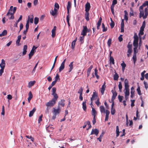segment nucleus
Listing matches in <instances>:
<instances>
[{
  "label": "nucleus",
  "instance_id": "nucleus-60",
  "mask_svg": "<svg viewBox=\"0 0 148 148\" xmlns=\"http://www.w3.org/2000/svg\"><path fill=\"white\" fill-rule=\"evenodd\" d=\"M2 115H4L5 114V109L4 106H3L2 107V111L1 113Z\"/></svg>",
  "mask_w": 148,
  "mask_h": 148
},
{
  "label": "nucleus",
  "instance_id": "nucleus-43",
  "mask_svg": "<svg viewBox=\"0 0 148 148\" xmlns=\"http://www.w3.org/2000/svg\"><path fill=\"white\" fill-rule=\"evenodd\" d=\"M134 54L136 55V54L137 53L138 51L137 49L138 46H134Z\"/></svg>",
  "mask_w": 148,
  "mask_h": 148
},
{
  "label": "nucleus",
  "instance_id": "nucleus-2",
  "mask_svg": "<svg viewBox=\"0 0 148 148\" xmlns=\"http://www.w3.org/2000/svg\"><path fill=\"white\" fill-rule=\"evenodd\" d=\"M37 48V47H35L34 46H33L29 54V59H30L32 56L34 55V53L35 52V50Z\"/></svg>",
  "mask_w": 148,
  "mask_h": 148
},
{
  "label": "nucleus",
  "instance_id": "nucleus-31",
  "mask_svg": "<svg viewBox=\"0 0 148 148\" xmlns=\"http://www.w3.org/2000/svg\"><path fill=\"white\" fill-rule=\"evenodd\" d=\"M117 95V94L116 92H115L114 93L112 94V96L111 99L112 101H114V100L115 99Z\"/></svg>",
  "mask_w": 148,
  "mask_h": 148
},
{
  "label": "nucleus",
  "instance_id": "nucleus-49",
  "mask_svg": "<svg viewBox=\"0 0 148 148\" xmlns=\"http://www.w3.org/2000/svg\"><path fill=\"white\" fill-rule=\"evenodd\" d=\"M125 95H129L130 92L129 89H125Z\"/></svg>",
  "mask_w": 148,
  "mask_h": 148
},
{
  "label": "nucleus",
  "instance_id": "nucleus-44",
  "mask_svg": "<svg viewBox=\"0 0 148 148\" xmlns=\"http://www.w3.org/2000/svg\"><path fill=\"white\" fill-rule=\"evenodd\" d=\"M25 136L27 138L30 139L32 141L34 142V138L32 136H29L28 135H26V136Z\"/></svg>",
  "mask_w": 148,
  "mask_h": 148
},
{
  "label": "nucleus",
  "instance_id": "nucleus-41",
  "mask_svg": "<svg viewBox=\"0 0 148 148\" xmlns=\"http://www.w3.org/2000/svg\"><path fill=\"white\" fill-rule=\"evenodd\" d=\"M84 36H80V37L79 41L81 42V44H83L84 42Z\"/></svg>",
  "mask_w": 148,
  "mask_h": 148
},
{
  "label": "nucleus",
  "instance_id": "nucleus-64",
  "mask_svg": "<svg viewBox=\"0 0 148 148\" xmlns=\"http://www.w3.org/2000/svg\"><path fill=\"white\" fill-rule=\"evenodd\" d=\"M114 24L115 23L114 22L112 21V22L110 24V27L112 28L114 27Z\"/></svg>",
  "mask_w": 148,
  "mask_h": 148
},
{
  "label": "nucleus",
  "instance_id": "nucleus-50",
  "mask_svg": "<svg viewBox=\"0 0 148 148\" xmlns=\"http://www.w3.org/2000/svg\"><path fill=\"white\" fill-rule=\"evenodd\" d=\"M137 90L138 92V93L139 95H141V92L140 89V87L139 86H138V88L137 89Z\"/></svg>",
  "mask_w": 148,
  "mask_h": 148
},
{
  "label": "nucleus",
  "instance_id": "nucleus-13",
  "mask_svg": "<svg viewBox=\"0 0 148 148\" xmlns=\"http://www.w3.org/2000/svg\"><path fill=\"white\" fill-rule=\"evenodd\" d=\"M124 20L122 19V20L121 24V32H123L124 31Z\"/></svg>",
  "mask_w": 148,
  "mask_h": 148
},
{
  "label": "nucleus",
  "instance_id": "nucleus-4",
  "mask_svg": "<svg viewBox=\"0 0 148 148\" xmlns=\"http://www.w3.org/2000/svg\"><path fill=\"white\" fill-rule=\"evenodd\" d=\"M95 91L93 92V95H92V97L90 98L91 101H93L94 100H96L97 99L98 97V94Z\"/></svg>",
  "mask_w": 148,
  "mask_h": 148
},
{
  "label": "nucleus",
  "instance_id": "nucleus-52",
  "mask_svg": "<svg viewBox=\"0 0 148 148\" xmlns=\"http://www.w3.org/2000/svg\"><path fill=\"white\" fill-rule=\"evenodd\" d=\"M83 89L81 87L79 89V91L78 92V93L79 94V95H82Z\"/></svg>",
  "mask_w": 148,
  "mask_h": 148
},
{
  "label": "nucleus",
  "instance_id": "nucleus-27",
  "mask_svg": "<svg viewBox=\"0 0 148 148\" xmlns=\"http://www.w3.org/2000/svg\"><path fill=\"white\" fill-rule=\"evenodd\" d=\"M124 12L125 13V14L124 15V19L126 21H127L128 20V13L126 10H124Z\"/></svg>",
  "mask_w": 148,
  "mask_h": 148
},
{
  "label": "nucleus",
  "instance_id": "nucleus-62",
  "mask_svg": "<svg viewBox=\"0 0 148 148\" xmlns=\"http://www.w3.org/2000/svg\"><path fill=\"white\" fill-rule=\"evenodd\" d=\"M144 84L145 85V88L147 89L148 88V84L147 82H146L145 81L144 82Z\"/></svg>",
  "mask_w": 148,
  "mask_h": 148
},
{
  "label": "nucleus",
  "instance_id": "nucleus-34",
  "mask_svg": "<svg viewBox=\"0 0 148 148\" xmlns=\"http://www.w3.org/2000/svg\"><path fill=\"white\" fill-rule=\"evenodd\" d=\"M77 40V38H76V39L74 40L72 42V44H71V48L72 49H74L75 48V44Z\"/></svg>",
  "mask_w": 148,
  "mask_h": 148
},
{
  "label": "nucleus",
  "instance_id": "nucleus-38",
  "mask_svg": "<svg viewBox=\"0 0 148 148\" xmlns=\"http://www.w3.org/2000/svg\"><path fill=\"white\" fill-rule=\"evenodd\" d=\"M110 64H114V60L112 56L110 57Z\"/></svg>",
  "mask_w": 148,
  "mask_h": 148
},
{
  "label": "nucleus",
  "instance_id": "nucleus-48",
  "mask_svg": "<svg viewBox=\"0 0 148 148\" xmlns=\"http://www.w3.org/2000/svg\"><path fill=\"white\" fill-rule=\"evenodd\" d=\"M118 87L119 89V91L121 92V89L122 88V84L121 82H119L118 85Z\"/></svg>",
  "mask_w": 148,
  "mask_h": 148
},
{
  "label": "nucleus",
  "instance_id": "nucleus-26",
  "mask_svg": "<svg viewBox=\"0 0 148 148\" xmlns=\"http://www.w3.org/2000/svg\"><path fill=\"white\" fill-rule=\"evenodd\" d=\"M82 108L83 110L86 111V101L82 103Z\"/></svg>",
  "mask_w": 148,
  "mask_h": 148
},
{
  "label": "nucleus",
  "instance_id": "nucleus-63",
  "mask_svg": "<svg viewBox=\"0 0 148 148\" xmlns=\"http://www.w3.org/2000/svg\"><path fill=\"white\" fill-rule=\"evenodd\" d=\"M95 102L97 106H99L100 103L99 101V98Z\"/></svg>",
  "mask_w": 148,
  "mask_h": 148
},
{
  "label": "nucleus",
  "instance_id": "nucleus-18",
  "mask_svg": "<svg viewBox=\"0 0 148 148\" xmlns=\"http://www.w3.org/2000/svg\"><path fill=\"white\" fill-rule=\"evenodd\" d=\"M97 114V112L96 110L93 108H92V115L93 116V117H96Z\"/></svg>",
  "mask_w": 148,
  "mask_h": 148
},
{
  "label": "nucleus",
  "instance_id": "nucleus-58",
  "mask_svg": "<svg viewBox=\"0 0 148 148\" xmlns=\"http://www.w3.org/2000/svg\"><path fill=\"white\" fill-rule=\"evenodd\" d=\"M70 16H69V15H68L66 17V20L69 26H70V24L69 23V20H70Z\"/></svg>",
  "mask_w": 148,
  "mask_h": 148
},
{
  "label": "nucleus",
  "instance_id": "nucleus-16",
  "mask_svg": "<svg viewBox=\"0 0 148 148\" xmlns=\"http://www.w3.org/2000/svg\"><path fill=\"white\" fill-rule=\"evenodd\" d=\"M57 11V9L54 8L53 10H51L50 12L52 15L54 16L56 14Z\"/></svg>",
  "mask_w": 148,
  "mask_h": 148
},
{
  "label": "nucleus",
  "instance_id": "nucleus-37",
  "mask_svg": "<svg viewBox=\"0 0 148 148\" xmlns=\"http://www.w3.org/2000/svg\"><path fill=\"white\" fill-rule=\"evenodd\" d=\"M7 31L6 30H4L2 33L0 34V37H1L2 36H5L7 35Z\"/></svg>",
  "mask_w": 148,
  "mask_h": 148
},
{
  "label": "nucleus",
  "instance_id": "nucleus-35",
  "mask_svg": "<svg viewBox=\"0 0 148 148\" xmlns=\"http://www.w3.org/2000/svg\"><path fill=\"white\" fill-rule=\"evenodd\" d=\"M104 134V132L103 131L101 134L100 135V136L99 138H97V139L99 140V141L100 142L101 141V138H102V137H103Z\"/></svg>",
  "mask_w": 148,
  "mask_h": 148
},
{
  "label": "nucleus",
  "instance_id": "nucleus-57",
  "mask_svg": "<svg viewBox=\"0 0 148 148\" xmlns=\"http://www.w3.org/2000/svg\"><path fill=\"white\" fill-rule=\"evenodd\" d=\"M64 68V65H61L59 68V72H60L62 71Z\"/></svg>",
  "mask_w": 148,
  "mask_h": 148
},
{
  "label": "nucleus",
  "instance_id": "nucleus-30",
  "mask_svg": "<svg viewBox=\"0 0 148 148\" xmlns=\"http://www.w3.org/2000/svg\"><path fill=\"white\" fill-rule=\"evenodd\" d=\"M100 112L101 113L106 112L105 108L103 106H101L100 107Z\"/></svg>",
  "mask_w": 148,
  "mask_h": 148
},
{
  "label": "nucleus",
  "instance_id": "nucleus-24",
  "mask_svg": "<svg viewBox=\"0 0 148 148\" xmlns=\"http://www.w3.org/2000/svg\"><path fill=\"white\" fill-rule=\"evenodd\" d=\"M27 46L26 45H25L23 46V55H25L26 54L27 52Z\"/></svg>",
  "mask_w": 148,
  "mask_h": 148
},
{
  "label": "nucleus",
  "instance_id": "nucleus-9",
  "mask_svg": "<svg viewBox=\"0 0 148 148\" xmlns=\"http://www.w3.org/2000/svg\"><path fill=\"white\" fill-rule=\"evenodd\" d=\"M56 26H54L53 27V29L51 30V33H52V37L53 38L56 35Z\"/></svg>",
  "mask_w": 148,
  "mask_h": 148
},
{
  "label": "nucleus",
  "instance_id": "nucleus-14",
  "mask_svg": "<svg viewBox=\"0 0 148 148\" xmlns=\"http://www.w3.org/2000/svg\"><path fill=\"white\" fill-rule=\"evenodd\" d=\"M125 89H129L128 81L127 79L125 81Z\"/></svg>",
  "mask_w": 148,
  "mask_h": 148
},
{
  "label": "nucleus",
  "instance_id": "nucleus-8",
  "mask_svg": "<svg viewBox=\"0 0 148 148\" xmlns=\"http://www.w3.org/2000/svg\"><path fill=\"white\" fill-rule=\"evenodd\" d=\"M90 8V5L89 3L87 2L85 5V12H88Z\"/></svg>",
  "mask_w": 148,
  "mask_h": 148
},
{
  "label": "nucleus",
  "instance_id": "nucleus-12",
  "mask_svg": "<svg viewBox=\"0 0 148 148\" xmlns=\"http://www.w3.org/2000/svg\"><path fill=\"white\" fill-rule=\"evenodd\" d=\"M34 16L33 15H30L29 16L27 20H28L29 22H30L31 23H33V21Z\"/></svg>",
  "mask_w": 148,
  "mask_h": 148
},
{
  "label": "nucleus",
  "instance_id": "nucleus-32",
  "mask_svg": "<svg viewBox=\"0 0 148 148\" xmlns=\"http://www.w3.org/2000/svg\"><path fill=\"white\" fill-rule=\"evenodd\" d=\"M86 12L85 14V19L87 21H88L89 20V13L88 12Z\"/></svg>",
  "mask_w": 148,
  "mask_h": 148
},
{
  "label": "nucleus",
  "instance_id": "nucleus-53",
  "mask_svg": "<svg viewBox=\"0 0 148 148\" xmlns=\"http://www.w3.org/2000/svg\"><path fill=\"white\" fill-rule=\"evenodd\" d=\"M60 78H59V75L58 73H57L55 80L57 82V81H60Z\"/></svg>",
  "mask_w": 148,
  "mask_h": 148
},
{
  "label": "nucleus",
  "instance_id": "nucleus-51",
  "mask_svg": "<svg viewBox=\"0 0 148 148\" xmlns=\"http://www.w3.org/2000/svg\"><path fill=\"white\" fill-rule=\"evenodd\" d=\"M71 7V3L70 1L68 2V4L67 6V9H70Z\"/></svg>",
  "mask_w": 148,
  "mask_h": 148
},
{
  "label": "nucleus",
  "instance_id": "nucleus-39",
  "mask_svg": "<svg viewBox=\"0 0 148 148\" xmlns=\"http://www.w3.org/2000/svg\"><path fill=\"white\" fill-rule=\"evenodd\" d=\"M119 77L118 75L116 73H115L114 75V80H117Z\"/></svg>",
  "mask_w": 148,
  "mask_h": 148
},
{
  "label": "nucleus",
  "instance_id": "nucleus-54",
  "mask_svg": "<svg viewBox=\"0 0 148 148\" xmlns=\"http://www.w3.org/2000/svg\"><path fill=\"white\" fill-rule=\"evenodd\" d=\"M117 3V0H113L112 2V4L111 6H113V7H114V5L116 4Z\"/></svg>",
  "mask_w": 148,
  "mask_h": 148
},
{
  "label": "nucleus",
  "instance_id": "nucleus-1",
  "mask_svg": "<svg viewBox=\"0 0 148 148\" xmlns=\"http://www.w3.org/2000/svg\"><path fill=\"white\" fill-rule=\"evenodd\" d=\"M134 41L133 42V46H138V38L137 35H134Z\"/></svg>",
  "mask_w": 148,
  "mask_h": 148
},
{
  "label": "nucleus",
  "instance_id": "nucleus-47",
  "mask_svg": "<svg viewBox=\"0 0 148 148\" xmlns=\"http://www.w3.org/2000/svg\"><path fill=\"white\" fill-rule=\"evenodd\" d=\"M112 42V39L111 38H109L108 41L107 42V45L109 47H110L111 45V44Z\"/></svg>",
  "mask_w": 148,
  "mask_h": 148
},
{
  "label": "nucleus",
  "instance_id": "nucleus-36",
  "mask_svg": "<svg viewBox=\"0 0 148 148\" xmlns=\"http://www.w3.org/2000/svg\"><path fill=\"white\" fill-rule=\"evenodd\" d=\"M106 86H102V87L101 88V92L102 95L103 94L105 90Z\"/></svg>",
  "mask_w": 148,
  "mask_h": 148
},
{
  "label": "nucleus",
  "instance_id": "nucleus-55",
  "mask_svg": "<svg viewBox=\"0 0 148 148\" xmlns=\"http://www.w3.org/2000/svg\"><path fill=\"white\" fill-rule=\"evenodd\" d=\"M140 14H139V17L140 18H141L142 17H143L144 16V11H140Z\"/></svg>",
  "mask_w": 148,
  "mask_h": 148
},
{
  "label": "nucleus",
  "instance_id": "nucleus-40",
  "mask_svg": "<svg viewBox=\"0 0 148 148\" xmlns=\"http://www.w3.org/2000/svg\"><path fill=\"white\" fill-rule=\"evenodd\" d=\"M102 28H103V32H105L107 30V28H106L105 27V25L103 23L102 24Z\"/></svg>",
  "mask_w": 148,
  "mask_h": 148
},
{
  "label": "nucleus",
  "instance_id": "nucleus-17",
  "mask_svg": "<svg viewBox=\"0 0 148 148\" xmlns=\"http://www.w3.org/2000/svg\"><path fill=\"white\" fill-rule=\"evenodd\" d=\"M36 110V108H34L32 111H30L29 113V116L31 117L32 116Z\"/></svg>",
  "mask_w": 148,
  "mask_h": 148
},
{
  "label": "nucleus",
  "instance_id": "nucleus-6",
  "mask_svg": "<svg viewBox=\"0 0 148 148\" xmlns=\"http://www.w3.org/2000/svg\"><path fill=\"white\" fill-rule=\"evenodd\" d=\"M14 14L13 13H12L11 12H8L7 13L6 15L9 16V19L10 20L13 19H14Z\"/></svg>",
  "mask_w": 148,
  "mask_h": 148
},
{
  "label": "nucleus",
  "instance_id": "nucleus-7",
  "mask_svg": "<svg viewBox=\"0 0 148 148\" xmlns=\"http://www.w3.org/2000/svg\"><path fill=\"white\" fill-rule=\"evenodd\" d=\"M99 133V130L97 129H92V130L90 134V135H92L93 134H95L96 136H97Z\"/></svg>",
  "mask_w": 148,
  "mask_h": 148
},
{
  "label": "nucleus",
  "instance_id": "nucleus-10",
  "mask_svg": "<svg viewBox=\"0 0 148 148\" xmlns=\"http://www.w3.org/2000/svg\"><path fill=\"white\" fill-rule=\"evenodd\" d=\"M60 111V109L59 108H58L57 109H56L53 108V114H55L56 115H57V114H59Z\"/></svg>",
  "mask_w": 148,
  "mask_h": 148
},
{
  "label": "nucleus",
  "instance_id": "nucleus-5",
  "mask_svg": "<svg viewBox=\"0 0 148 148\" xmlns=\"http://www.w3.org/2000/svg\"><path fill=\"white\" fill-rule=\"evenodd\" d=\"M56 102V101L52 99L51 101H49V102L47 103L46 105L47 107L49 106L52 107L55 104Z\"/></svg>",
  "mask_w": 148,
  "mask_h": 148
},
{
  "label": "nucleus",
  "instance_id": "nucleus-19",
  "mask_svg": "<svg viewBox=\"0 0 148 148\" xmlns=\"http://www.w3.org/2000/svg\"><path fill=\"white\" fill-rule=\"evenodd\" d=\"M65 100L64 99H61L59 103V105L61 106L62 107H64L65 105Z\"/></svg>",
  "mask_w": 148,
  "mask_h": 148
},
{
  "label": "nucleus",
  "instance_id": "nucleus-22",
  "mask_svg": "<svg viewBox=\"0 0 148 148\" xmlns=\"http://www.w3.org/2000/svg\"><path fill=\"white\" fill-rule=\"evenodd\" d=\"M35 83V81H31L29 82L28 84V87L29 88L31 87L32 86H33Z\"/></svg>",
  "mask_w": 148,
  "mask_h": 148
},
{
  "label": "nucleus",
  "instance_id": "nucleus-28",
  "mask_svg": "<svg viewBox=\"0 0 148 148\" xmlns=\"http://www.w3.org/2000/svg\"><path fill=\"white\" fill-rule=\"evenodd\" d=\"M22 18V15H20L18 19L17 20L16 23L14 24V26H15L16 27H18L17 24L21 20Z\"/></svg>",
  "mask_w": 148,
  "mask_h": 148
},
{
  "label": "nucleus",
  "instance_id": "nucleus-29",
  "mask_svg": "<svg viewBox=\"0 0 148 148\" xmlns=\"http://www.w3.org/2000/svg\"><path fill=\"white\" fill-rule=\"evenodd\" d=\"M52 95L53 96V98H52V99L56 101L58 98V96L56 93Z\"/></svg>",
  "mask_w": 148,
  "mask_h": 148
},
{
  "label": "nucleus",
  "instance_id": "nucleus-61",
  "mask_svg": "<svg viewBox=\"0 0 148 148\" xmlns=\"http://www.w3.org/2000/svg\"><path fill=\"white\" fill-rule=\"evenodd\" d=\"M111 114L112 115H114L115 113V110L114 108H111Z\"/></svg>",
  "mask_w": 148,
  "mask_h": 148
},
{
  "label": "nucleus",
  "instance_id": "nucleus-3",
  "mask_svg": "<svg viewBox=\"0 0 148 148\" xmlns=\"http://www.w3.org/2000/svg\"><path fill=\"white\" fill-rule=\"evenodd\" d=\"M83 29L81 32V34L83 36H85L86 35L87 32H88V29L86 26H83Z\"/></svg>",
  "mask_w": 148,
  "mask_h": 148
},
{
  "label": "nucleus",
  "instance_id": "nucleus-46",
  "mask_svg": "<svg viewBox=\"0 0 148 148\" xmlns=\"http://www.w3.org/2000/svg\"><path fill=\"white\" fill-rule=\"evenodd\" d=\"M39 21V18L37 17H35L34 19V23L35 25L38 23Z\"/></svg>",
  "mask_w": 148,
  "mask_h": 148
},
{
  "label": "nucleus",
  "instance_id": "nucleus-45",
  "mask_svg": "<svg viewBox=\"0 0 148 148\" xmlns=\"http://www.w3.org/2000/svg\"><path fill=\"white\" fill-rule=\"evenodd\" d=\"M132 51V49H128L127 53V56L128 57H129L130 56Z\"/></svg>",
  "mask_w": 148,
  "mask_h": 148
},
{
  "label": "nucleus",
  "instance_id": "nucleus-59",
  "mask_svg": "<svg viewBox=\"0 0 148 148\" xmlns=\"http://www.w3.org/2000/svg\"><path fill=\"white\" fill-rule=\"evenodd\" d=\"M123 96H121L120 95H119L118 96V99L119 100V101L120 102H121L123 99Z\"/></svg>",
  "mask_w": 148,
  "mask_h": 148
},
{
  "label": "nucleus",
  "instance_id": "nucleus-25",
  "mask_svg": "<svg viewBox=\"0 0 148 148\" xmlns=\"http://www.w3.org/2000/svg\"><path fill=\"white\" fill-rule=\"evenodd\" d=\"M145 12V15L143 17V19H145L146 18L148 15V9L147 8H145L144 10Z\"/></svg>",
  "mask_w": 148,
  "mask_h": 148
},
{
  "label": "nucleus",
  "instance_id": "nucleus-56",
  "mask_svg": "<svg viewBox=\"0 0 148 148\" xmlns=\"http://www.w3.org/2000/svg\"><path fill=\"white\" fill-rule=\"evenodd\" d=\"M127 47L128 49H132V44H130V42H129L127 45Z\"/></svg>",
  "mask_w": 148,
  "mask_h": 148
},
{
  "label": "nucleus",
  "instance_id": "nucleus-23",
  "mask_svg": "<svg viewBox=\"0 0 148 148\" xmlns=\"http://www.w3.org/2000/svg\"><path fill=\"white\" fill-rule=\"evenodd\" d=\"M0 67L1 68L0 70V76L2 75L3 73V72L4 69L5 67V65H0Z\"/></svg>",
  "mask_w": 148,
  "mask_h": 148
},
{
  "label": "nucleus",
  "instance_id": "nucleus-21",
  "mask_svg": "<svg viewBox=\"0 0 148 148\" xmlns=\"http://www.w3.org/2000/svg\"><path fill=\"white\" fill-rule=\"evenodd\" d=\"M29 97L27 98V99L29 103L30 102V101L33 97V95L31 91H30L28 94Z\"/></svg>",
  "mask_w": 148,
  "mask_h": 148
},
{
  "label": "nucleus",
  "instance_id": "nucleus-20",
  "mask_svg": "<svg viewBox=\"0 0 148 148\" xmlns=\"http://www.w3.org/2000/svg\"><path fill=\"white\" fill-rule=\"evenodd\" d=\"M134 88L133 87H132L131 88V95L130 97L131 98H132L134 96Z\"/></svg>",
  "mask_w": 148,
  "mask_h": 148
},
{
  "label": "nucleus",
  "instance_id": "nucleus-33",
  "mask_svg": "<svg viewBox=\"0 0 148 148\" xmlns=\"http://www.w3.org/2000/svg\"><path fill=\"white\" fill-rule=\"evenodd\" d=\"M93 67L92 65H91L90 67L88 68V69L87 71V76L88 77L90 73V72L91 71V69H92Z\"/></svg>",
  "mask_w": 148,
  "mask_h": 148
},
{
  "label": "nucleus",
  "instance_id": "nucleus-11",
  "mask_svg": "<svg viewBox=\"0 0 148 148\" xmlns=\"http://www.w3.org/2000/svg\"><path fill=\"white\" fill-rule=\"evenodd\" d=\"M102 20V18L101 17H100L99 18V19L98 21L97 22V29H99V27L101 25V21Z\"/></svg>",
  "mask_w": 148,
  "mask_h": 148
},
{
  "label": "nucleus",
  "instance_id": "nucleus-15",
  "mask_svg": "<svg viewBox=\"0 0 148 148\" xmlns=\"http://www.w3.org/2000/svg\"><path fill=\"white\" fill-rule=\"evenodd\" d=\"M110 113V111L108 110H107L106 111V116L105 118V121H107L108 119L109 118V115Z\"/></svg>",
  "mask_w": 148,
  "mask_h": 148
},
{
  "label": "nucleus",
  "instance_id": "nucleus-42",
  "mask_svg": "<svg viewBox=\"0 0 148 148\" xmlns=\"http://www.w3.org/2000/svg\"><path fill=\"white\" fill-rule=\"evenodd\" d=\"M116 136L118 137L119 135V127L118 126H116Z\"/></svg>",
  "mask_w": 148,
  "mask_h": 148
}]
</instances>
